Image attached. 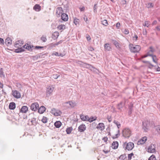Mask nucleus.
I'll return each mask as SVG.
<instances>
[{"instance_id": "obj_32", "label": "nucleus", "mask_w": 160, "mask_h": 160, "mask_svg": "<svg viewBox=\"0 0 160 160\" xmlns=\"http://www.w3.org/2000/svg\"><path fill=\"white\" fill-rule=\"evenodd\" d=\"M57 28L59 30H63L66 28V26L64 25H61L58 26Z\"/></svg>"}, {"instance_id": "obj_53", "label": "nucleus", "mask_w": 160, "mask_h": 160, "mask_svg": "<svg viewBox=\"0 0 160 160\" xmlns=\"http://www.w3.org/2000/svg\"><path fill=\"white\" fill-rule=\"evenodd\" d=\"M86 38L88 41H90L91 40V38L90 36L87 35L86 36Z\"/></svg>"}, {"instance_id": "obj_52", "label": "nucleus", "mask_w": 160, "mask_h": 160, "mask_svg": "<svg viewBox=\"0 0 160 160\" xmlns=\"http://www.w3.org/2000/svg\"><path fill=\"white\" fill-rule=\"evenodd\" d=\"M107 119L108 120V121L109 122H111L112 121V119L111 118V117L110 116H107Z\"/></svg>"}, {"instance_id": "obj_9", "label": "nucleus", "mask_w": 160, "mask_h": 160, "mask_svg": "<svg viewBox=\"0 0 160 160\" xmlns=\"http://www.w3.org/2000/svg\"><path fill=\"white\" fill-rule=\"evenodd\" d=\"M12 95L13 96L17 98H19L21 97V94L18 91L14 90L12 91Z\"/></svg>"}, {"instance_id": "obj_33", "label": "nucleus", "mask_w": 160, "mask_h": 160, "mask_svg": "<svg viewBox=\"0 0 160 160\" xmlns=\"http://www.w3.org/2000/svg\"><path fill=\"white\" fill-rule=\"evenodd\" d=\"M72 130V127H69L67 128L66 132L67 134H70L71 133Z\"/></svg>"}, {"instance_id": "obj_60", "label": "nucleus", "mask_w": 160, "mask_h": 160, "mask_svg": "<svg viewBox=\"0 0 160 160\" xmlns=\"http://www.w3.org/2000/svg\"><path fill=\"white\" fill-rule=\"evenodd\" d=\"M120 136V135H119V134L117 133L115 135V137L114 136V137H113L112 138L114 139L115 138H118V136Z\"/></svg>"}, {"instance_id": "obj_42", "label": "nucleus", "mask_w": 160, "mask_h": 160, "mask_svg": "<svg viewBox=\"0 0 160 160\" xmlns=\"http://www.w3.org/2000/svg\"><path fill=\"white\" fill-rule=\"evenodd\" d=\"M148 160H157L156 157L154 155H151L148 158Z\"/></svg>"}, {"instance_id": "obj_3", "label": "nucleus", "mask_w": 160, "mask_h": 160, "mask_svg": "<svg viewBox=\"0 0 160 160\" xmlns=\"http://www.w3.org/2000/svg\"><path fill=\"white\" fill-rule=\"evenodd\" d=\"M122 136L125 138H128L131 134V130L128 128L123 129L122 132Z\"/></svg>"}, {"instance_id": "obj_48", "label": "nucleus", "mask_w": 160, "mask_h": 160, "mask_svg": "<svg viewBox=\"0 0 160 160\" xmlns=\"http://www.w3.org/2000/svg\"><path fill=\"white\" fill-rule=\"evenodd\" d=\"M28 46H27V48L28 50L30 51L31 49L32 48H33L34 46L33 45H28Z\"/></svg>"}, {"instance_id": "obj_8", "label": "nucleus", "mask_w": 160, "mask_h": 160, "mask_svg": "<svg viewBox=\"0 0 160 160\" xmlns=\"http://www.w3.org/2000/svg\"><path fill=\"white\" fill-rule=\"evenodd\" d=\"M63 10L62 8L61 7H58L57 8L56 11V15L58 17H59L61 16V15L62 14L63 12Z\"/></svg>"}, {"instance_id": "obj_40", "label": "nucleus", "mask_w": 160, "mask_h": 160, "mask_svg": "<svg viewBox=\"0 0 160 160\" xmlns=\"http://www.w3.org/2000/svg\"><path fill=\"white\" fill-rule=\"evenodd\" d=\"M156 131L159 134H160V125L157 126L155 127Z\"/></svg>"}, {"instance_id": "obj_1", "label": "nucleus", "mask_w": 160, "mask_h": 160, "mask_svg": "<svg viewBox=\"0 0 160 160\" xmlns=\"http://www.w3.org/2000/svg\"><path fill=\"white\" fill-rule=\"evenodd\" d=\"M122 146L125 150L127 149L128 150H131L134 148V144L132 142H129L127 143V142H125L123 143Z\"/></svg>"}, {"instance_id": "obj_50", "label": "nucleus", "mask_w": 160, "mask_h": 160, "mask_svg": "<svg viewBox=\"0 0 160 160\" xmlns=\"http://www.w3.org/2000/svg\"><path fill=\"white\" fill-rule=\"evenodd\" d=\"M49 47L51 48L55 47L56 46L55 43H51L49 44Z\"/></svg>"}, {"instance_id": "obj_30", "label": "nucleus", "mask_w": 160, "mask_h": 160, "mask_svg": "<svg viewBox=\"0 0 160 160\" xmlns=\"http://www.w3.org/2000/svg\"><path fill=\"white\" fill-rule=\"evenodd\" d=\"M136 156V155L135 156L133 153L132 152L128 155V160H131L132 157L133 158H134Z\"/></svg>"}, {"instance_id": "obj_15", "label": "nucleus", "mask_w": 160, "mask_h": 160, "mask_svg": "<svg viewBox=\"0 0 160 160\" xmlns=\"http://www.w3.org/2000/svg\"><path fill=\"white\" fill-rule=\"evenodd\" d=\"M148 122H142V128L145 132H147L148 129Z\"/></svg>"}, {"instance_id": "obj_43", "label": "nucleus", "mask_w": 160, "mask_h": 160, "mask_svg": "<svg viewBox=\"0 0 160 160\" xmlns=\"http://www.w3.org/2000/svg\"><path fill=\"white\" fill-rule=\"evenodd\" d=\"M80 21L79 20L76 18H75L74 21V23L76 25L78 24Z\"/></svg>"}, {"instance_id": "obj_22", "label": "nucleus", "mask_w": 160, "mask_h": 160, "mask_svg": "<svg viewBox=\"0 0 160 160\" xmlns=\"http://www.w3.org/2000/svg\"><path fill=\"white\" fill-rule=\"evenodd\" d=\"M16 108V104L13 102H11L10 103L9 106V108L10 109L13 110Z\"/></svg>"}, {"instance_id": "obj_31", "label": "nucleus", "mask_w": 160, "mask_h": 160, "mask_svg": "<svg viewBox=\"0 0 160 160\" xmlns=\"http://www.w3.org/2000/svg\"><path fill=\"white\" fill-rule=\"evenodd\" d=\"M36 118H32V120H31V122L32 123V125H33L34 126H36L37 124V122L36 121Z\"/></svg>"}, {"instance_id": "obj_47", "label": "nucleus", "mask_w": 160, "mask_h": 160, "mask_svg": "<svg viewBox=\"0 0 160 160\" xmlns=\"http://www.w3.org/2000/svg\"><path fill=\"white\" fill-rule=\"evenodd\" d=\"M60 76V75L58 74H53L52 75V77L53 78L55 79H57Z\"/></svg>"}, {"instance_id": "obj_54", "label": "nucleus", "mask_w": 160, "mask_h": 160, "mask_svg": "<svg viewBox=\"0 0 160 160\" xmlns=\"http://www.w3.org/2000/svg\"><path fill=\"white\" fill-rule=\"evenodd\" d=\"M123 32L124 33L126 34H128L129 33V31L128 29H125Z\"/></svg>"}, {"instance_id": "obj_18", "label": "nucleus", "mask_w": 160, "mask_h": 160, "mask_svg": "<svg viewBox=\"0 0 160 160\" xmlns=\"http://www.w3.org/2000/svg\"><path fill=\"white\" fill-rule=\"evenodd\" d=\"M118 143L117 141L113 142L112 144V148L113 149H116L118 148Z\"/></svg>"}, {"instance_id": "obj_25", "label": "nucleus", "mask_w": 160, "mask_h": 160, "mask_svg": "<svg viewBox=\"0 0 160 160\" xmlns=\"http://www.w3.org/2000/svg\"><path fill=\"white\" fill-rule=\"evenodd\" d=\"M96 128L97 129H101L102 130L104 128V124L103 123H100L98 124Z\"/></svg>"}, {"instance_id": "obj_10", "label": "nucleus", "mask_w": 160, "mask_h": 160, "mask_svg": "<svg viewBox=\"0 0 160 160\" xmlns=\"http://www.w3.org/2000/svg\"><path fill=\"white\" fill-rule=\"evenodd\" d=\"M86 127L84 124L80 125L78 128V131L80 132H83L86 130Z\"/></svg>"}, {"instance_id": "obj_58", "label": "nucleus", "mask_w": 160, "mask_h": 160, "mask_svg": "<svg viewBox=\"0 0 160 160\" xmlns=\"http://www.w3.org/2000/svg\"><path fill=\"white\" fill-rule=\"evenodd\" d=\"M108 140V138L106 137L103 138H102V140H103L105 142H107Z\"/></svg>"}, {"instance_id": "obj_14", "label": "nucleus", "mask_w": 160, "mask_h": 160, "mask_svg": "<svg viewBox=\"0 0 160 160\" xmlns=\"http://www.w3.org/2000/svg\"><path fill=\"white\" fill-rule=\"evenodd\" d=\"M81 119L83 121H89V117L88 115L84 116L82 114L80 115Z\"/></svg>"}, {"instance_id": "obj_61", "label": "nucleus", "mask_w": 160, "mask_h": 160, "mask_svg": "<svg viewBox=\"0 0 160 160\" xmlns=\"http://www.w3.org/2000/svg\"><path fill=\"white\" fill-rule=\"evenodd\" d=\"M149 68H152V67H154V66L152 64H151L150 63V62H149Z\"/></svg>"}, {"instance_id": "obj_56", "label": "nucleus", "mask_w": 160, "mask_h": 160, "mask_svg": "<svg viewBox=\"0 0 160 160\" xmlns=\"http://www.w3.org/2000/svg\"><path fill=\"white\" fill-rule=\"evenodd\" d=\"M148 55L149 56L151 57L153 54L152 53V52L149 51L147 53Z\"/></svg>"}, {"instance_id": "obj_19", "label": "nucleus", "mask_w": 160, "mask_h": 160, "mask_svg": "<svg viewBox=\"0 0 160 160\" xmlns=\"http://www.w3.org/2000/svg\"><path fill=\"white\" fill-rule=\"evenodd\" d=\"M12 42V40L9 37L7 38L5 40V43L7 46L11 45Z\"/></svg>"}, {"instance_id": "obj_63", "label": "nucleus", "mask_w": 160, "mask_h": 160, "mask_svg": "<svg viewBox=\"0 0 160 160\" xmlns=\"http://www.w3.org/2000/svg\"><path fill=\"white\" fill-rule=\"evenodd\" d=\"M142 34L143 35H146L147 34V31L146 30H143L142 31Z\"/></svg>"}, {"instance_id": "obj_46", "label": "nucleus", "mask_w": 160, "mask_h": 160, "mask_svg": "<svg viewBox=\"0 0 160 160\" xmlns=\"http://www.w3.org/2000/svg\"><path fill=\"white\" fill-rule=\"evenodd\" d=\"M149 22L148 21H146L145 22L144 24H143V25L144 26H146L147 27H148L149 26Z\"/></svg>"}, {"instance_id": "obj_27", "label": "nucleus", "mask_w": 160, "mask_h": 160, "mask_svg": "<svg viewBox=\"0 0 160 160\" xmlns=\"http://www.w3.org/2000/svg\"><path fill=\"white\" fill-rule=\"evenodd\" d=\"M147 137H143L142 139L140 140L138 142V143H140V144H142L144 143L147 140Z\"/></svg>"}, {"instance_id": "obj_11", "label": "nucleus", "mask_w": 160, "mask_h": 160, "mask_svg": "<svg viewBox=\"0 0 160 160\" xmlns=\"http://www.w3.org/2000/svg\"><path fill=\"white\" fill-rule=\"evenodd\" d=\"M104 47L105 51H109L112 49L110 44L108 43L104 44Z\"/></svg>"}, {"instance_id": "obj_13", "label": "nucleus", "mask_w": 160, "mask_h": 160, "mask_svg": "<svg viewBox=\"0 0 160 160\" xmlns=\"http://www.w3.org/2000/svg\"><path fill=\"white\" fill-rule=\"evenodd\" d=\"M28 111V107L27 106H23L21 108L20 112L22 113H26Z\"/></svg>"}, {"instance_id": "obj_36", "label": "nucleus", "mask_w": 160, "mask_h": 160, "mask_svg": "<svg viewBox=\"0 0 160 160\" xmlns=\"http://www.w3.org/2000/svg\"><path fill=\"white\" fill-rule=\"evenodd\" d=\"M113 123L116 125L118 128L119 129L121 127V125L120 122L116 120H114L113 121Z\"/></svg>"}, {"instance_id": "obj_24", "label": "nucleus", "mask_w": 160, "mask_h": 160, "mask_svg": "<svg viewBox=\"0 0 160 160\" xmlns=\"http://www.w3.org/2000/svg\"><path fill=\"white\" fill-rule=\"evenodd\" d=\"M112 41L117 48L118 49L120 48V44L117 41L114 40H112Z\"/></svg>"}, {"instance_id": "obj_7", "label": "nucleus", "mask_w": 160, "mask_h": 160, "mask_svg": "<svg viewBox=\"0 0 160 160\" xmlns=\"http://www.w3.org/2000/svg\"><path fill=\"white\" fill-rule=\"evenodd\" d=\"M31 109L34 111H36L39 108V105L37 102H34L31 104Z\"/></svg>"}, {"instance_id": "obj_59", "label": "nucleus", "mask_w": 160, "mask_h": 160, "mask_svg": "<svg viewBox=\"0 0 160 160\" xmlns=\"http://www.w3.org/2000/svg\"><path fill=\"white\" fill-rule=\"evenodd\" d=\"M43 48V47L39 46H36L35 47V48L37 49H40L42 48Z\"/></svg>"}, {"instance_id": "obj_20", "label": "nucleus", "mask_w": 160, "mask_h": 160, "mask_svg": "<svg viewBox=\"0 0 160 160\" xmlns=\"http://www.w3.org/2000/svg\"><path fill=\"white\" fill-rule=\"evenodd\" d=\"M23 43V41L22 40H18L15 43V46L16 47H18V46H21Z\"/></svg>"}, {"instance_id": "obj_23", "label": "nucleus", "mask_w": 160, "mask_h": 160, "mask_svg": "<svg viewBox=\"0 0 160 160\" xmlns=\"http://www.w3.org/2000/svg\"><path fill=\"white\" fill-rule=\"evenodd\" d=\"M125 105V102H120L118 105L117 108L119 110H120Z\"/></svg>"}, {"instance_id": "obj_12", "label": "nucleus", "mask_w": 160, "mask_h": 160, "mask_svg": "<svg viewBox=\"0 0 160 160\" xmlns=\"http://www.w3.org/2000/svg\"><path fill=\"white\" fill-rule=\"evenodd\" d=\"M61 19L64 21H67L68 20V15L65 13H63L61 15Z\"/></svg>"}, {"instance_id": "obj_38", "label": "nucleus", "mask_w": 160, "mask_h": 160, "mask_svg": "<svg viewBox=\"0 0 160 160\" xmlns=\"http://www.w3.org/2000/svg\"><path fill=\"white\" fill-rule=\"evenodd\" d=\"M102 23L103 25L107 26L108 25V23L107 21L106 20L104 19L102 21Z\"/></svg>"}, {"instance_id": "obj_6", "label": "nucleus", "mask_w": 160, "mask_h": 160, "mask_svg": "<svg viewBox=\"0 0 160 160\" xmlns=\"http://www.w3.org/2000/svg\"><path fill=\"white\" fill-rule=\"evenodd\" d=\"M51 111L52 113L56 116H60L62 114V112L60 111L55 108L52 109Z\"/></svg>"}, {"instance_id": "obj_49", "label": "nucleus", "mask_w": 160, "mask_h": 160, "mask_svg": "<svg viewBox=\"0 0 160 160\" xmlns=\"http://www.w3.org/2000/svg\"><path fill=\"white\" fill-rule=\"evenodd\" d=\"M149 48L150 49L149 51L152 52V53L155 52V49L153 48L152 47H150Z\"/></svg>"}, {"instance_id": "obj_41", "label": "nucleus", "mask_w": 160, "mask_h": 160, "mask_svg": "<svg viewBox=\"0 0 160 160\" xmlns=\"http://www.w3.org/2000/svg\"><path fill=\"white\" fill-rule=\"evenodd\" d=\"M41 38L43 42H45L47 40L46 37L44 35H42Z\"/></svg>"}, {"instance_id": "obj_39", "label": "nucleus", "mask_w": 160, "mask_h": 160, "mask_svg": "<svg viewBox=\"0 0 160 160\" xmlns=\"http://www.w3.org/2000/svg\"><path fill=\"white\" fill-rule=\"evenodd\" d=\"M47 117L43 116L41 120L42 122L43 123H46L47 122Z\"/></svg>"}, {"instance_id": "obj_64", "label": "nucleus", "mask_w": 160, "mask_h": 160, "mask_svg": "<svg viewBox=\"0 0 160 160\" xmlns=\"http://www.w3.org/2000/svg\"><path fill=\"white\" fill-rule=\"evenodd\" d=\"M53 54H54L56 56H59V53L58 52H55Z\"/></svg>"}, {"instance_id": "obj_2", "label": "nucleus", "mask_w": 160, "mask_h": 160, "mask_svg": "<svg viewBox=\"0 0 160 160\" xmlns=\"http://www.w3.org/2000/svg\"><path fill=\"white\" fill-rule=\"evenodd\" d=\"M129 48L131 52H138L141 49L140 46L137 45L134 47L133 44L130 43L129 46Z\"/></svg>"}, {"instance_id": "obj_21", "label": "nucleus", "mask_w": 160, "mask_h": 160, "mask_svg": "<svg viewBox=\"0 0 160 160\" xmlns=\"http://www.w3.org/2000/svg\"><path fill=\"white\" fill-rule=\"evenodd\" d=\"M33 9L37 12H39L41 10V7L39 5L36 4L33 7Z\"/></svg>"}, {"instance_id": "obj_45", "label": "nucleus", "mask_w": 160, "mask_h": 160, "mask_svg": "<svg viewBox=\"0 0 160 160\" xmlns=\"http://www.w3.org/2000/svg\"><path fill=\"white\" fill-rule=\"evenodd\" d=\"M97 4H95L93 7V11L95 13H96L97 12Z\"/></svg>"}, {"instance_id": "obj_28", "label": "nucleus", "mask_w": 160, "mask_h": 160, "mask_svg": "<svg viewBox=\"0 0 160 160\" xmlns=\"http://www.w3.org/2000/svg\"><path fill=\"white\" fill-rule=\"evenodd\" d=\"M25 51V50L22 48H20L15 49L14 52L16 53H19L23 52Z\"/></svg>"}, {"instance_id": "obj_17", "label": "nucleus", "mask_w": 160, "mask_h": 160, "mask_svg": "<svg viewBox=\"0 0 160 160\" xmlns=\"http://www.w3.org/2000/svg\"><path fill=\"white\" fill-rule=\"evenodd\" d=\"M38 112L40 114L43 113L46 110V108L43 106H41L38 108Z\"/></svg>"}, {"instance_id": "obj_34", "label": "nucleus", "mask_w": 160, "mask_h": 160, "mask_svg": "<svg viewBox=\"0 0 160 160\" xmlns=\"http://www.w3.org/2000/svg\"><path fill=\"white\" fill-rule=\"evenodd\" d=\"M126 158L125 154H123L121 155L119 158L118 160H124Z\"/></svg>"}, {"instance_id": "obj_37", "label": "nucleus", "mask_w": 160, "mask_h": 160, "mask_svg": "<svg viewBox=\"0 0 160 160\" xmlns=\"http://www.w3.org/2000/svg\"><path fill=\"white\" fill-rule=\"evenodd\" d=\"M97 119V117H90V118H89V121H88V122H92L93 121L96 120Z\"/></svg>"}, {"instance_id": "obj_51", "label": "nucleus", "mask_w": 160, "mask_h": 160, "mask_svg": "<svg viewBox=\"0 0 160 160\" xmlns=\"http://www.w3.org/2000/svg\"><path fill=\"white\" fill-rule=\"evenodd\" d=\"M120 26H121L120 23L119 22H117L116 24V27L118 29L120 28Z\"/></svg>"}, {"instance_id": "obj_35", "label": "nucleus", "mask_w": 160, "mask_h": 160, "mask_svg": "<svg viewBox=\"0 0 160 160\" xmlns=\"http://www.w3.org/2000/svg\"><path fill=\"white\" fill-rule=\"evenodd\" d=\"M151 57H152L153 61L155 63H158L157 61L158 59H157L156 56L153 55Z\"/></svg>"}, {"instance_id": "obj_29", "label": "nucleus", "mask_w": 160, "mask_h": 160, "mask_svg": "<svg viewBox=\"0 0 160 160\" xmlns=\"http://www.w3.org/2000/svg\"><path fill=\"white\" fill-rule=\"evenodd\" d=\"M66 104H69V105L72 107H74L76 106V104L74 102H73L72 101H68L67 102H65Z\"/></svg>"}, {"instance_id": "obj_57", "label": "nucleus", "mask_w": 160, "mask_h": 160, "mask_svg": "<svg viewBox=\"0 0 160 160\" xmlns=\"http://www.w3.org/2000/svg\"><path fill=\"white\" fill-rule=\"evenodd\" d=\"M63 42V41L62 40H60L58 42H57V43H55V45L56 46H57L58 45L61 44Z\"/></svg>"}, {"instance_id": "obj_5", "label": "nucleus", "mask_w": 160, "mask_h": 160, "mask_svg": "<svg viewBox=\"0 0 160 160\" xmlns=\"http://www.w3.org/2000/svg\"><path fill=\"white\" fill-rule=\"evenodd\" d=\"M54 88L52 86H49L47 88L46 90L47 96L49 97L52 94Z\"/></svg>"}, {"instance_id": "obj_16", "label": "nucleus", "mask_w": 160, "mask_h": 160, "mask_svg": "<svg viewBox=\"0 0 160 160\" xmlns=\"http://www.w3.org/2000/svg\"><path fill=\"white\" fill-rule=\"evenodd\" d=\"M133 104L132 102L130 103L129 106L128 115H130L132 113L133 110Z\"/></svg>"}, {"instance_id": "obj_44", "label": "nucleus", "mask_w": 160, "mask_h": 160, "mask_svg": "<svg viewBox=\"0 0 160 160\" xmlns=\"http://www.w3.org/2000/svg\"><path fill=\"white\" fill-rule=\"evenodd\" d=\"M1 75L4 76V72H3V69L2 68H0V76L1 77Z\"/></svg>"}, {"instance_id": "obj_62", "label": "nucleus", "mask_w": 160, "mask_h": 160, "mask_svg": "<svg viewBox=\"0 0 160 160\" xmlns=\"http://www.w3.org/2000/svg\"><path fill=\"white\" fill-rule=\"evenodd\" d=\"M121 3L122 4H125L126 3V1L125 0H123L121 1Z\"/></svg>"}, {"instance_id": "obj_55", "label": "nucleus", "mask_w": 160, "mask_h": 160, "mask_svg": "<svg viewBox=\"0 0 160 160\" xmlns=\"http://www.w3.org/2000/svg\"><path fill=\"white\" fill-rule=\"evenodd\" d=\"M0 43L2 44H4V41L3 39L0 38Z\"/></svg>"}, {"instance_id": "obj_4", "label": "nucleus", "mask_w": 160, "mask_h": 160, "mask_svg": "<svg viewBox=\"0 0 160 160\" xmlns=\"http://www.w3.org/2000/svg\"><path fill=\"white\" fill-rule=\"evenodd\" d=\"M156 145L155 144H151L148 148V152L150 153H154L156 152Z\"/></svg>"}, {"instance_id": "obj_26", "label": "nucleus", "mask_w": 160, "mask_h": 160, "mask_svg": "<svg viewBox=\"0 0 160 160\" xmlns=\"http://www.w3.org/2000/svg\"><path fill=\"white\" fill-rule=\"evenodd\" d=\"M54 125L56 128H58L61 126L62 123L60 121H57L54 123Z\"/></svg>"}]
</instances>
